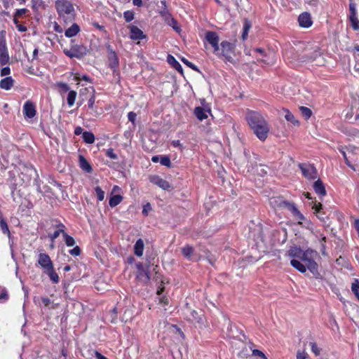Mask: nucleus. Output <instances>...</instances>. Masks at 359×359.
Returning <instances> with one entry per match:
<instances>
[{
  "mask_svg": "<svg viewBox=\"0 0 359 359\" xmlns=\"http://www.w3.org/2000/svg\"><path fill=\"white\" fill-rule=\"evenodd\" d=\"M246 121L256 137L261 141H265L270 127L264 116L257 111H250L246 114Z\"/></svg>",
  "mask_w": 359,
  "mask_h": 359,
  "instance_id": "f257e3e1",
  "label": "nucleus"
},
{
  "mask_svg": "<svg viewBox=\"0 0 359 359\" xmlns=\"http://www.w3.org/2000/svg\"><path fill=\"white\" fill-rule=\"evenodd\" d=\"M319 257L318 252L311 249L304 250L300 260L305 263L302 264L297 259H292L290 264L301 273H305L306 270H309L313 275L318 273V264L316 259Z\"/></svg>",
  "mask_w": 359,
  "mask_h": 359,
  "instance_id": "f03ea898",
  "label": "nucleus"
},
{
  "mask_svg": "<svg viewBox=\"0 0 359 359\" xmlns=\"http://www.w3.org/2000/svg\"><path fill=\"white\" fill-rule=\"evenodd\" d=\"M55 8L60 17H72L74 15V6L69 1L58 0L55 2Z\"/></svg>",
  "mask_w": 359,
  "mask_h": 359,
  "instance_id": "7ed1b4c3",
  "label": "nucleus"
},
{
  "mask_svg": "<svg viewBox=\"0 0 359 359\" xmlns=\"http://www.w3.org/2000/svg\"><path fill=\"white\" fill-rule=\"evenodd\" d=\"M221 53L218 52L217 54L219 57H222L224 59L229 62L233 63V59L232 54L235 50V45L227 41H223L220 43Z\"/></svg>",
  "mask_w": 359,
  "mask_h": 359,
  "instance_id": "20e7f679",
  "label": "nucleus"
},
{
  "mask_svg": "<svg viewBox=\"0 0 359 359\" xmlns=\"http://www.w3.org/2000/svg\"><path fill=\"white\" fill-rule=\"evenodd\" d=\"M10 60L8 50L6 45V32H0V65H5L8 63Z\"/></svg>",
  "mask_w": 359,
  "mask_h": 359,
  "instance_id": "39448f33",
  "label": "nucleus"
},
{
  "mask_svg": "<svg viewBox=\"0 0 359 359\" xmlns=\"http://www.w3.org/2000/svg\"><path fill=\"white\" fill-rule=\"evenodd\" d=\"M299 168L302 175L308 180H315L318 177V172L316 168L311 164L302 163L299 164Z\"/></svg>",
  "mask_w": 359,
  "mask_h": 359,
  "instance_id": "423d86ee",
  "label": "nucleus"
},
{
  "mask_svg": "<svg viewBox=\"0 0 359 359\" xmlns=\"http://www.w3.org/2000/svg\"><path fill=\"white\" fill-rule=\"evenodd\" d=\"M64 53L70 58H81L85 55V48L79 45H72L70 49L65 48Z\"/></svg>",
  "mask_w": 359,
  "mask_h": 359,
  "instance_id": "0eeeda50",
  "label": "nucleus"
},
{
  "mask_svg": "<svg viewBox=\"0 0 359 359\" xmlns=\"http://www.w3.org/2000/svg\"><path fill=\"white\" fill-rule=\"evenodd\" d=\"M205 38L206 41L212 46L214 49V53L218 54L219 51V38L218 34L212 31H208L205 33Z\"/></svg>",
  "mask_w": 359,
  "mask_h": 359,
  "instance_id": "6e6552de",
  "label": "nucleus"
},
{
  "mask_svg": "<svg viewBox=\"0 0 359 359\" xmlns=\"http://www.w3.org/2000/svg\"><path fill=\"white\" fill-rule=\"evenodd\" d=\"M38 264L43 269V272L53 267V262L48 255L46 253H40L38 257Z\"/></svg>",
  "mask_w": 359,
  "mask_h": 359,
  "instance_id": "1a4fd4ad",
  "label": "nucleus"
},
{
  "mask_svg": "<svg viewBox=\"0 0 359 359\" xmlns=\"http://www.w3.org/2000/svg\"><path fill=\"white\" fill-rule=\"evenodd\" d=\"M22 112L25 118H34L36 114L35 104L30 100L26 101L23 105Z\"/></svg>",
  "mask_w": 359,
  "mask_h": 359,
  "instance_id": "9d476101",
  "label": "nucleus"
},
{
  "mask_svg": "<svg viewBox=\"0 0 359 359\" xmlns=\"http://www.w3.org/2000/svg\"><path fill=\"white\" fill-rule=\"evenodd\" d=\"M136 267L137 269V278L138 280L144 283H148L150 280V276L148 269H144L142 263L137 264Z\"/></svg>",
  "mask_w": 359,
  "mask_h": 359,
  "instance_id": "9b49d317",
  "label": "nucleus"
},
{
  "mask_svg": "<svg viewBox=\"0 0 359 359\" xmlns=\"http://www.w3.org/2000/svg\"><path fill=\"white\" fill-rule=\"evenodd\" d=\"M95 96L92 95L88 100V108L90 110V114L94 117H98L103 113L102 108L95 106Z\"/></svg>",
  "mask_w": 359,
  "mask_h": 359,
  "instance_id": "f8f14e48",
  "label": "nucleus"
},
{
  "mask_svg": "<svg viewBox=\"0 0 359 359\" xmlns=\"http://www.w3.org/2000/svg\"><path fill=\"white\" fill-rule=\"evenodd\" d=\"M284 208L289 210L295 219L299 220V223H301V221L304 219V215L299 211L294 203L287 201L286 203H285Z\"/></svg>",
  "mask_w": 359,
  "mask_h": 359,
  "instance_id": "ddd939ff",
  "label": "nucleus"
},
{
  "mask_svg": "<svg viewBox=\"0 0 359 359\" xmlns=\"http://www.w3.org/2000/svg\"><path fill=\"white\" fill-rule=\"evenodd\" d=\"M128 28L130 29V39L133 40L143 39L145 38V35L143 34V32L137 26L130 25Z\"/></svg>",
  "mask_w": 359,
  "mask_h": 359,
  "instance_id": "4468645a",
  "label": "nucleus"
},
{
  "mask_svg": "<svg viewBox=\"0 0 359 359\" xmlns=\"http://www.w3.org/2000/svg\"><path fill=\"white\" fill-rule=\"evenodd\" d=\"M150 181L164 190H168L170 187L168 182L157 175L151 176L150 177Z\"/></svg>",
  "mask_w": 359,
  "mask_h": 359,
  "instance_id": "2eb2a0df",
  "label": "nucleus"
},
{
  "mask_svg": "<svg viewBox=\"0 0 359 359\" xmlns=\"http://www.w3.org/2000/svg\"><path fill=\"white\" fill-rule=\"evenodd\" d=\"M298 22L301 27L308 28L312 25L311 15L309 13H303L299 15Z\"/></svg>",
  "mask_w": 359,
  "mask_h": 359,
  "instance_id": "dca6fc26",
  "label": "nucleus"
},
{
  "mask_svg": "<svg viewBox=\"0 0 359 359\" xmlns=\"http://www.w3.org/2000/svg\"><path fill=\"white\" fill-rule=\"evenodd\" d=\"M303 252L304 250L300 247L293 245L287 251L285 255L293 259L297 258L300 259Z\"/></svg>",
  "mask_w": 359,
  "mask_h": 359,
  "instance_id": "f3484780",
  "label": "nucleus"
},
{
  "mask_svg": "<svg viewBox=\"0 0 359 359\" xmlns=\"http://www.w3.org/2000/svg\"><path fill=\"white\" fill-rule=\"evenodd\" d=\"M210 109H205L201 107H196L194 109V114L200 121H203L208 118Z\"/></svg>",
  "mask_w": 359,
  "mask_h": 359,
  "instance_id": "a211bd4d",
  "label": "nucleus"
},
{
  "mask_svg": "<svg viewBox=\"0 0 359 359\" xmlns=\"http://www.w3.org/2000/svg\"><path fill=\"white\" fill-rule=\"evenodd\" d=\"M286 201L280 196L271 197L269 198V203L273 208H284Z\"/></svg>",
  "mask_w": 359,
  "mask_h": 359,
  "instance_id": "6ab92c4d",
  "label": "nucleus"
},
{
  "mask_svg": "<svg viewBox=\"0 0 359 359\" xmlns=\"http://www.w3.org/2000/svg\"><path fill=\"white\" fill-rule=\"evenodd\" d=\"M313 189L315 192L320 196H325L326 195V190L323 182L320 180H316L313 184Z\"/></svg>",
  "mask_w": 359,
  "mask_h": 359,
  "instance_id": "aec40b11",
  "label": "nucleus"
},
{
  "mask_svg": "<svg viewBox=\"0 0 359 359\" xmlns=\"http://www.w3.org/2000/svg\"><path fill=\"white\" fill-rule=\"evenodd\" d=\"M144 244V241L140 238L134 245V253L137 257H141L143 255Z\"/></svg>",
  "mask_w": 359,
  "mask_h": 359,
  "instance_id": "412c9836",
  "label": "nucleus"
},
{
  "mask_svg": "<svg viewBox=\"0 0 359 359\" xmlns=\"http://www.w3.org/2000/svg\"><path fill=\"white\" fill-rule=\"evenodd\" d=\"M13 79L11 76L6 77L1 80L0 88L8 90L13 86Z\"/></svg>",
  "mask_w": 359,
  "mask_h": 359,
  "instance_id": "4be33fe9",
  "label": "nucleus"
},
{
  "mask_svg": "<svg viewBox=\"0 0 359 359\" xmlns=\"http://www.w3.org/2000/svg\"><path fill=\"white\" fill-rule=\"evenodd\" d=\"M79 166L86 172H91L92 167L88 161L81 155L79 157Z\"/></svg>",
  "mask_w": 359,
  "mask_h": 359,
  "instance_id": "5701e85b",
  "label": "nucleus"
},
{
  "mask_svg": "<svg viewBox=\"0 0 359 359\" xmlns=\"http://www.w3.org/2000/svg\"><path fill=\"white\" fill-rule=\"evenodd\" d=\"M80 31V28L79 27L78 25L76 24H73L70 27H69L66 31H65V36L67 37H73L74 36H76L79 32Z\"/></svg>",
  "mask_w": 359,
  "mask_h": 359,
  "instance_id": "b1692460",
  "label": "nucleus"
},
{
  "mask_svg": "<svg viewBox=\"0 0 359 359\" xmlns=\"http://www.w3.org/2000/svg\"><path fill=\"white\" fill-rule=\"evenodd\" d=\"M182 255L189 260H193L194 248L190 245H186L182 249Z\"/></svg>",
  "mask_w": 359,
  "mask_h": 359,
  "instance_id": "393cba45",
  "label": "nucleus"
},
{
  "mask_svg": "<svg viewBox=\"0 0 359 359\" xmlns=\"http://www.w3.org/2000/svg\"><path fill=\"white\" fill-rule=\"evenodd\" d=\"M167 60L168 62L176 70H177L180 72H182V67L181 65L176 60V59L173 56L169 55L168 56Z\"/></svg>",
  "mask_w": 359,
  "mask_h": 359,
  "instance_id": "a878e982",
  "label": "nucleus"
},
{
  "mask_svg": "<svg viewBox=\"0 0 359 359\" xmlns=\"http://www.w3.org/2000/svg\"><path fill=\"white\" fill-rule=\"evenodd\" d=\"M123 200V197L120 194H115L110 197L109 204L113 208L118 205Z\"/></svg>",
  "mask_w": 359,
  "mask_h": 359,
  "instance_id": "bb28decb",
  "label": "nucleus"
},
{
  "mask_svg": "<svg viewBox=\"0 0 359 359\" xmlns=\"http://www.w3.org/2000/svg\"><path fill=\"white\" fill-rule=\"evenodd\" d=\"M44 273H46L49 276L50 279L53 281V283H59L60 278H59L57 273L54 270V266L52 267L51 269H48L46 271H45Z\"/></svg>",
  "mask_w": 359,
  "mask_h": 359,
  "instance_id": "cd10ccee",
  "label": "nucleus"
},
{
  "mask_svg": "<svg viewBox=\"0 0 359 359\" xmlns=\"http://www.w3.org/2000/svg\"><path fill=\"white\" fill-rule=\"evenodd\" d=\"M285 112V118L291 122L294 126H299V122L294 118V115L287 109H284Z\"/></svg>",
  "mask_w": 359,
  "mask_h": 359,
  "instance_id": "c85d7f7f",
  "label": "nucleus"
},
{
  "mask_svg": "<svg viewBox=\"0 0 359 359\" xmlns=\"http://www.w3.org/2000/svg\"><path fill=\"white\" fill-rule=\"evenodd\" d=\"M166 21L168 25L172 27L175 31L178 33L181 31L180 26L173 18L168 17L166 18Z\"/></svg>",
  "mask_w": 359,
  "mask_h": 359,
  "instance_id": "c756f323",
  "label": "nucleus"
},
{
  "mask_svg": "<svg viewBox=\"0 0 359 359\" xmlns=\"http://www.w3.org/2000/svg\"><path fill=\"white\" fill-rule=\"evenodd\" d=\"M41 301L43 305L49 309H55L58 307V304L53 303L48 297H41Z\"/></svg>",
  "mask_w": 359,
  "mask_h": 359,
  "instance_id": "7c9ffc66",
  "label": "nucleus"
},
{
  "mask_svg": "<svg viewBox=\"0 0 359 359\" xmlns=\"http://www.w3.org/2000/svg\"><path fill=\"white\" fill-rule=\"evenodd\" d=\"M82 137L83 141L87 144H93L95 142V136L90 132H84L83 133Z\"/></svg>",
  "mask_w": 359,
  "mask_h": 359,
  "instance_id": "2f4dec72",
  "label": "nucleus"
},
{
  "mask_svg": "<svg viewBox=\"0 0 359 359\" xmlns=\"http://www.w3.org/2000/svg\"><path fill=\"white\" fill-rule=\"evenodd\" d=\"M76 95H77V93L74 90L69 91L67 100V104L69 107H72L74 104Z\"/></svg>",
  "mask_w": 359,
  "mask_h": 359,
  "instance_id": "473e14b6",
  "label": "nucleus"
},
{
  "mask_svg": "<svg viewBox=\"0 0 359 359\" xmlns=\"http://www.w3.org/2000/svg\"><path fill=\"white\" fill-rule=\"evenodd\" d=\"M349 20L353 29L355 31L359 30V20L357 18V15H350Z\"/></svg>",
  "mask_w": 359,
  "mask_h": 359,
  "instance_id": "72a5a7b5",
  "label": "nucleus"
},
{
  "mask_svg": "<svg viewBox=\"0 0 359 359\" xmlns=\"http://www.w3.org/2000/svg\"><path fill=\"white\" fill-rule=\"evenodd\" d=\"M251 28V24L250 22L245 20L243 25V31L242 34V39L243 40H245L248 37V32Z\"/></svg>",
  "mask_w": 359,
  "mask_h": 359,
  "instance_id": "f704fd0d",
  "label": "nucleus"
},
{
  "mask_svg": "<svg viewBox=\"0 0 359 359\" xmlns=\"http://www.w3.org/2000/svg\"><path fill=\"white\" fill-rule=\"evenodd\" d=\"M299 110H300L302 116L306 119H309L311 117V114H312L311 110L309 108H308V107H299Z\"/></svg>",
  "mask_w": 359,
  "mask_h": 359,
  "instance_id": "c9c22d12",
  "label": "nucleus"
},
{
  "mask_svg": "<svg viewBox=\"0 0 359 359\" xmlns=\"http://www.w3.org/2000/svg\"><path fill=\"white\" fill-rule=\"evenodd\" d=\"M63 236L65 238V243L67 246H73L75 244V241L73 237L69 236L66 233L63 232Z\"/></svg>",
  "mask_w": 359,
  "mask_h": 359,
  "instance_id": "e433bc0d",
  "label": "nucleus"
},
{
  "mask_svg": "<svg viewBox=\"0 0 359 359\" xmlns=\"http://www.w3.org/2000/svg\"><path fill=\"white\" fill-rule=\"evenodd\" d=\"M123 18L127 22H131L134 18V12L132 11H126L123 13Z\"/></svg>",
  "mask_w": 359,
  "mask_h": 359,
  "instance_id": "4c0bfd02",
  "label": "nucleus"
},
{
  "mask_svg": "<svg viewBox=\"0 0 359 359\" xmlns=\"http://www.w3.org/2000/svg\"><path fill=\"white\" fill-rule=\"evenodd\" d=\"M312 209L314 210L315 213L318 215V217L320 219H322V217L320 216V210L322 209V204L320 203H317L316 201H315V202H313Z\"/></svg>",
  "mask_w": 359,
  "mask_h": 359,
  "instance_id": "58836bf2",
  "label": "nucleus"
},
{
  "mask_svg": "<svg viewBox=\"0 0 359 359\" xmlns=\"http://www.w3.org/2000/svg\"><path fill=\"white\" fill-rule=\"evenodd\" d=\"M160 163L162 165H165L168 168H170L171 166L170 159L167 156H161Z\"/></svg>",
  "mask_w": 359,
  "mask_h": 359,
  "instance_id": "ea45409f",
  "label": "nucleus"
},
{
  "mask_svg": "<svg viewBox=\"0 0 359 359\" xmlns=\"http://www.w3.org/2000/svg\"><path fill=\"white\" fill-rule=\"evenodd\" d=\"M310 346L311 348V351L316 355H319L321 353V348H320L316 342H310Z\"/></svg>",
  "mask_w": 359,
  "mask_h": 359,
  "instance_id": "a19ab883",
  "label": "nucleus"
},
{
  "mask_svg": "<svg viewBox=\"0 0 359 359\" xmlns=\"http://www.w3.org/2000/svg\"><path fill=\"white\" fill-rule=\"evenodd\" d=\"M97 198L99 201H102L104 198V191L102 190V189L100 187H97L95 189Z\"/></svg>",
  "mask_w": 359,
  "mask_h": 359,
  "instance_id": "79ce46f5",
  "label": "nucleus"
},
{
  "mask_svg": "<svg viewBox=\"0 0 359 359\" xmlns=\"http://www.w3.org/2000/svg\"><path fill=\"white\" fill-rule=\"evenodd\" d=\"M351 290L354 294L359 293V280L358 279H354L351 284Z\"/></svg>",
  "mask_w": 359,
  "mask_h": 359,
  "instance_id": "37998d69",
  "label": "nucleus"
},
{
  "mask_svg": "<svg viewBox=\"0 0 359 359\" xmlns=\"http://www.w3.org/2000/svg\"><path fill=\"white\" fill-rule=\"evenodd\" d=\"M8 294L5 287H0V300L7 301Z\"/></svg>",
  "mask_w": 359,
  "mask_h": 359,
  "instance_id": "c03bdc74",
  "label": "nucleus"
},
{
  "mask_svg": "<svg viewBox=\"0 0 359 359\" xmlns=\"http://www.w3.org/2000/svg\"><path fill=\"white\" fill-rule=\"evenodd\" d=\"M56 86L60 89L61 93H66L69 90V86L65 83L60 82L57 83Z\"/></svg>",
  "mask_w": 359,
  "mask_h": 359,
  "instance_id": "a18cd8bd",
  "label": "nucleus"
},
{
  "mask_svg": "<svg viewBox=\"0 0 359 359\" xmlns=\"http://www.w3.org/2000/svg\"><path fill=\"white\" fill-rule=\"evenodd\" d=\"M308 354L305 351H298L297 353V359H306Z\"/></svg>",
  "mask_w": 359,
  "mask_h": 359,
  "instance_id": "49530a36",
  "label": "nucleus"
},
{
  "mask_svg": "<svg viewBox=\"0 0 359 359\" xmlns=\"http://www.w3.org/2000/svg\"><path fill=\"white\" fill-rule=\"evenodd\" d=\"M107 156L111 159L116 160L118 158L117 155L114 153L113 149H109L107 151Z\"/></svg>",
  "mask_w": 359,
  "mask_h": 359,
  "instance_id": "de8ad7c7",
  "label": "nucleus"
},
{
  "mask_svg": "<svg viewBox=\"0 0 359 359\" xmlns=\"http://www.w3.org/2000/svg\"><path fill=\"white\" fill-rule=\"evenodd\" d=\"M182 62H184L187 66H188L189 67L191 68L192 69L196 70V71H198V68H197V67H196L195 65H194L192 62H191L188 61L187 59H185V58H184V57H183V58H182Z\"/></svg>",
  "mask_w": 359,
  "mask_h": 359,
  "instance_id": "09e8293b",
  "label": "nucleus"
},
{
  "mask_svg": "<svg viewBox=\"0 0 359 359\" xmlns=\"http://www.w3.org/2000/svg\"><path fill=\"white\" fill-rule=\"evenodd\" d=\"M252 355H255V356L261 357L263 359H267V358L266 357L264 353L263 352H262L261 351L257 350V349L252 350Z\"/></svg>",
  "mask_w": 359,
  "mask_h": 359,
  "instance_id": "8fccbe9b",
  "label": "nucleus"
},
{
  "mask_svg": "<svg viewBox=\"0 0 359 359\" xmlns=\"http://www.w3.org/2000/svg\"><path fill=\"white\" fill-rule=\"evenodd\" d=\"M27 11L28 10L27 8L18 9L14 15L18 18H20L22 15L26 14Z\"/></svg>",
  "mask_w": 359,
  "mask_h": 359,
  "instance_id": "3c124183",
  "label": "nucleus"
},
{
  "mask_svg": "<svg viewBox=\"0 0 359 359\" xmlns=\"http://www.w3.org/2000/svg\"><path fill=\"white\" fill-rule=\"evenodd\" d=\"M257 172L259 175L263 176L267 173V170L266 168H264L263 165H259V167L257 168Z\"/></svg>",
  "mask_w": 359,
  "mask_h": 359,
  "instance_id": "603ef678",
  "label": "nucleus"
},
{
  "mask_svg": "<svg viewBox=\"0 0 359 359\" xmlns=\"http://www.w3.org/2000/svg\"><path fill=\"white\" fill-rule=\"evenodd\" d=\"M61 232H64L63 230H57L55 231L53 234L50 235V238L51 239L52 242L53 243L55 239H56Z\"/></svg>",
  "mask_w": 359,
  "mask_h": 359,
  "instance_id": "864d4df0",
  "label": "nucleus"
},
{
  "mask_svg": "<svg viewBox=\"0 0 359 359\" xmlns=\"http://www.w3.org/2000/svg\"><path fill=\"white\" fill-rule=\"evenodd\" d=\"M339 149L340 152L342 154V155H343V156H344V160H345V162H346V165H347L348 166H349L350 168H353V165L349 163V161H348V158H347V156H346V152L344 151L343 148H339Z\"/></svg>",
  "mask_w": 359,
  "mask_h": 359,
  "instance_id": "5fc2aeb1",
  "label": "nucleus"
},
{
  "mask_svg": "<svg viewBox=\"0 0 359 359\" xmlns=\"http://www.w3.org/2000/svg\"><path fill=\"white\" fill-rule=\"evenodd\" d=\"M348 135L353 137H359V130L355 128H350L348 130Z\"/></svg>",
  "mask_w": 359,
  "mask_h": 359,
  "instance_id": "6e6d98bb",
  "label": "nucleus"
},
{
  "mask_svg": "<svg viewBox=\"0 0 359 359\" xmlns=\"http://www.w3.org/2000/svg\"><path fill=\"white\" fill-rule=\"evenodd\" d=\"M81 250L79 246H76L69 251V253L73 256H78L80 255Z\"/></svg>",
  "mask_w": 359,
  "mask_h": 359,
  "instance_id": "4d7b16f0",
  "label": "nucleus"
},
{
  "mask_svg": "<svg viewBox=\"0 0 359 359\" xmlns=\"http://www.w3.org/2000/svg\"><path fill=\"white\" fill-rule=\"evenodd\" d=\"M11 73V69L8 67H4L1 71V76H7L8 74H10Z\"/></svg>",
  "mask_w": 359,
  "mask_h": 359,
  "instance_id": "13d9d810",
  "label": "nucleus"
},
{
  "mask_svg": "<svg viewBox=\"0 0 359 359\" xmlns=\"http://www.w3.org/2000/svg\"><path fill=\"white\" fill-rule=\"evenodd\" d=\"M350 15H356V8L354 3H350L349 4Z\"/></svg>",
  "mask_w": 359,
  "mask_h": 359,
  "instance_id": "bf43d9fd",
  "label": "nucleus"
},
{
  "mask_svg": "<svg viewBox=\"0 0 359 359\" xmlns=\"http://www.w3.org/2000/svg\"><path fill=\"white\" fill-rule=\"evenodd\" d=\"M159 303L162 305V306H166L168 304V299L167 297L163 296V297H159Z\"/></svg>",
  "mask_w": 359,
  "mask_h": 359,
  "instance_id": "052dcab7",
  "label": "nucleus"
},
{
  "mask_svg": "<svg viewBox=\"0 0 359 359\" xmlns=\"http://www.w3.org/2000/svg\"><path fill=\"white\" fill-rule=\"evenodd\" d=\"M136 114L135 112L130 111L128 114V118L130 121L134 123L136 118Z\"/></svg>",
  "mask_w": 359,
  "mask_h": 359,
  "instance_id": "680f3d73",
  "label": "nucleus"
},
{
  "mask_svg": "<svg viewBox=\"0 0 359 359\" xmlns=\"http://www.w3.org/2000/svg\"><path fill=\"white\" fill-rule=\"evenodd\" d=\"M82 79V80H84L86 81H88L89 82L90 81V79L88 76L86 75H83L81 77H79L78 76H75V80L79 83V81Z\"/></svg>",
  "mask_w": 359,
  "mask_h": 359,
  "instance_id": "e2e57ef3",
  "label": "nucleus"
},
{
  "mask_svg": "<svg viewBox=\"0 0 359 359\" xmlns=\"http://www.w3.org/2000/svg\"><path fill=\"white\" fill-rule=\"evenodd\" d=\"M172 146H174L175 147H180V149L181 150H182V149H183V147H182V145L181 144V143H180V140H173V141L172 142Z\"/></svg>",
  "mask_w": 359,
  "mask_h": 359,
  "instance_id": "0e129e2a",
  "label": "nucleus"
},
{
  "mask_svg": "<svg viewBox=\"0 0 359 359\" xmlns=\"http://www.w3.org/2000/svg\"><path fill=\"white\" fill-rule=\"evenodd\" d=\"M151 209V205L149 203H147L146 205L144 206V208L142 210V214L147 215L148 210Z\"/></svg>",
  "mask_w": 359,
  "mask_h": 359,
  "instance_id": "69168bd1",
  "label": "nucleus"
},
{
  "mask_svg": "<svg viewBox=\"0 0 359 359\" xmlns=\"http://www.w3.org/2000/svg\"><path fill=\"white\" fill-rule=\"evenodd\" d=\"M18 30L20 32H24L27 31V27L21 24H19L16 26Z\"/></svg>",
  "mask_w": 359,
  "mask_h": 359,
  "instance_id": "338daca9",
  "label": "nucleus"
},
{
  "mask_svg": "<svg viewBox=\"0 0 359 359\" xmlns=\"http://www.w3.org/2000/svg\"><path fill=\"white\" fill-rule=\"evenodd\" d=\"M95 358L97 359H107L105 356L102 355L99 352H95Z\"/></svg>",
  "mask_w": 359,
  "mask_h": 359,
  "instance_id": "774afa93",
  "label": "nucleus"
}]
</instances>
